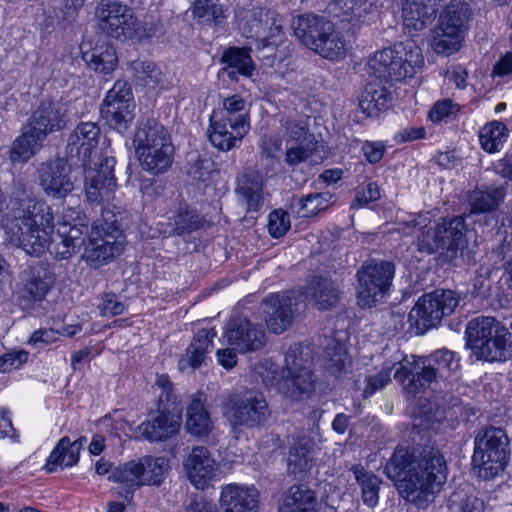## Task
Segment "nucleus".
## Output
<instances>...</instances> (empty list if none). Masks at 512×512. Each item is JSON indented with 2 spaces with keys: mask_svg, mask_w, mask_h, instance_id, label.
I'll use <instances>...</instances> for the list:
<instances>
[{
  "mask_svg": "<svg viewBox=\"0 0 512 512\" xmlns=\"http://www.w3.org/2000/svg\"><path fill=\"white\" fill-rule=\"evenodd\" d=\"M473 11L468 3L452 0L445 5L438 16L441 32H466L470 29Z\"/></svg>",
  "mask_w": 512,
  "mask_h": 512,
  "instance_id": "32",
  "label": "nucleus"
},
{
  "mask_svg": "<svg viewBox=\"0 0 512 512\" xmlns=\"http://www.w3.org/2000/svg\"><path fill=\"white\" fill-rule=\"evenodd\" d=\"M437 226L441 237L442 251L451 261L456 257L458 251L464 249L467 244L465 220L462 216L446 218Z\"/></svg>",
  "mask_w": 512,
  "mask_h": 512,
  "instance_id": "31",
  "label": "nucleus"
},
{
  "mask_svg": "<svg viewBox=\"0 0 512 512\" xmlns=\"http://www.w3.org/2000/svg\"><path fill=\"white\" fill-rule=\"evenodd\" d=\"M46 250H49L51 254H54L57 259H68L70 258L78 248L74 243L68 241L66 237H61L57 230L55 239H51L48 242Z\"/></svg>",
  "mask_w": 512,
  "mask_h": 512,
  "instance_id": "59",
  "label": "nucleus"
},
{
  "mask_svg": "<svg viewBox=\"0 0 512 512\" xmlns=\"http://www.w3.org/2000/svg\"><path fill=\"white\" fill-rule=\"evenodd\" d=\"M29 124L44 138L63 129L67 124L66 104L61 100H43L28 119Z\"/></svg>",
  "mask_w": 512,
  "mask_h": 512,
  "instance_id": "23",
  "label": "nucleus"
},
{
  "mask_svg": "<svg viewBox=\"0 0 512 512\" xmlns=\"http://www.w3.org/2000/svg\"><path fill=\"white\" fill-rule=\"evenodd\" d=\"M351 471L361 487L362 499L368 507H375L379 502L381 480L372 472H368L361 465H353Z\"/></svg>",
  "mask_w": 512,
  "mask_h": 512,
  "instance_id": "43",
  "label": "nucleus"
},
{
  "mask_svg": "<svg viewBox=\"0 0 512 512\" xmlns=\"http://www.w3.org/2000/svg\"><path fill=\"white\" fill-rule=\"evenodd\" d=\"M424 65L422 50L413 41L396 43L378 51L369 60L370 72L378 80L398 82L412 78Z\"/></svg>",
  "mask_w": 512,
  "mask_h": 512,
  "instance_id": "7",
  "label": "nucleus"
},
{
  "mask_svg": "<svg viewBox=\"0 0 512 512\" xmlns=\"http://www.w3.org/2000/svg\"><path fill=\"white\" fill-rule=\"evenodd\" d=\"M187 430L196 436H205L211 429V419L202 401L194 398L187 408Z\"/></svg>",
  "mask_w": 512,
  "mask_h": 512,
  "instance_id": "47",
  "label": "nucleus"
},
{
  "mask_svg": "<svg viewBox=\"0 0 512 512\" xmlns=\"http://www.w3.org/2000/svg\"><path fill=\"white\" fill-rule=\"evenodd\" d=\"M465 339L478 360L502 362L512 358V333L495 317L472 318L467 323Z\"/></svg>",
  "mask_w": 512,
  "mask_h": 512,
  "instance_id": "6",
  "label": "nucleus"
},
{
  "mask_svg": "<svg viewBox=\"0 0 512 512\" xmlns=\"http://www.w3.org/2000/svg\"><path fill=\"white\" fill-rule=\"evenodd\" d=\"M268 231L273 238H280L290 229L289 214L282 210L276 209L269 214Z\"/></svg>",
  "mask_w": 512,
  "mask_h": 512,
  "instance_id": "58",
  "label": "nucleus"
},
{
  "mask_svg": "<svg viewBox=\"0 0 512 512\" xmlns=\"http://www.w3.org/2000/svg\"><path fill=\"white\" fill-rule=\"evenodd\" d=\"M13 216L11 242L28 255L41 256L54 226L51 207L44 200H22Z\"/></svg>",
  "mask_w": 512,
  "mask_h": 512,
  "instance_id": "3",
  "label": "nucleus"
},
{
  "mask_svg": "<svg viewBox=\"0 0 512 512\" xmlns=\"http://www.w3.org/2000/svg\"><path fill=\"white\" fill-rule=\"evenodd\" d=\"M293 32H333V22L324 16L304 14L296 17L292 22Z\"/></svg>",
  "mask_w": 512,
  "mask_h": 512,
  "instance_id": "50",
  "label": "nucleus"
},
{
  "mask_svg": "<svg viewBox=\"0 0 512 512\" xmlns=\"http://www.w3.org/2000/svg\"><path fill=\"white\" fill-rule=\"evenodd\" d=\"M54 283V273L46 262H38L21 273L14 297L23 311H31L42 302Z\"/></svg>",
  "mask_w": 512,
  "mask_h": 512,
  "instance_id": "14",
  "label": "nucleus"
},
{
  "mask_svg": "<svg viewBox=\"0 0 512 512\" xmlns=\"http://www.w3.org/2000/svg\"><path fill=\"white\" fill-rule=\"evenodd\" d=\"M262 177L257 173H245L239 178L236 193L248 211H257L263 204Z\"/></svg>",
  "mask_w": 512,
  "mask_h": 512,
  "instance_id": "39",
  "label": "nucleus"
},
{
  "mask_svg": "<svg viewBox=\"0 0 512 512\" xmlns=\"http://www.w3.org/2000/svg\"><path fill=\"white\" fill-rule=\"evenodd\" d=\"M281 128L286 144L307 143L310 139H315L313 134L309 133L308 124L303 120L287 117L281 120Z\"/></svg>",
  "mask_w": 512,
  "mask_h": 512,
  "instance_id": "51",
  "label": "nucleus"
},
{
  "mask_svg": "<svg viewBox=\"0 0 512 512\" xmlns=\"http://www.w3.org/2000/svg\"><path fill=\"white\" fill-rule=\"evenodd\" d=\"M220 503L225 512H257L258 491L253 486L228 484L222 488Z\"/></svg>",
  "mask_w": 512,
  "mask_h": 512,
  "instance_id": "29",
  "label": "nucleus"
},
{
  "mask_svg": "<svg viewBox=\"0 0 512 512\" xmlns=\"http://www.w3.org/2000/svg\"><path fill=\"white\" fill-rule=\"evenodd\" d=\"M296 299L291 291L270 294L261 303L264 320L270 332L281 334L295 316Z\"/></svg>",
  "mask_w": 512,
  "mask_h": 512,
  "instance_id": "18",
  "label": "nucleus"
},
{
  "mask_svg": "<svg viewBox=\"0 0 512 512\" xmlns=\"http://www.w3.org/2000/svg\"><path fill=\"white\" fill-rule=\"evenodd\" d=\"M170 235L183 236L203 226V219L197 210L186 202H179L167 218Z\"/></svg>",
  "mask_w": 512,
  "mask_h": 512,
  "instance_id": "35",
  "label": "nucleus"
},
{
  "mask_svg": "<svg viewBox=\"0 0 512 512\" xmlns=\"http://www.w3.org/2000/svg\"><path fill=\"white\" fill-rule=\"evenodd\" d=\"M314 444L308 438H300L295 441L288 453L287 470L289 474L303 477L313 466Z\"/></svg>",
  "mask_w": 512,
  "mask_h": 512,
  "instance_id": "37",
  "label": "nucleus"
},
{
  "mask_svg": "<svg viewBox=\"0 0 512 512\" xmlns=\"http://www.w3.org/2000/svg\"><path fill=\"white\" fill-rule=\"evenodd\" d=\"M220 62L225 64L222 71L236 69L238 73L247 78L253 75L255 66L250 56V49L229 47L221 55Z\"/></svg>",
  "mask_w": 512,
  "mask_h": 512,
  "instance_id": "42",
  "label": "nucleus"
},
{
  "mask_svg": "<svg viewBox=\"0 0 512 512\" xmlns=\"http://www.w3.org/2000/svg\"><path fill=\"white\" fill-rule=\"evenodd\" d=\"M415 245L417 251L425 255H432L442 250L438 226L422 229L416 238Z\"/></svg>",
  "mask_w": 512,
  "mask_h": 512,
  "instance_id": "53",
  "label": "nucleus"
},
{
  "mask_svg": "<svg viewBox=\"0 0 512 512\" xmlns=\"http://www.w3.org/2000/svg\"><path fill=\"white\" fill-rule=\"evenodd\" d=\"M317 143L315 139H310L307 143H296L294 146H291L286 150L285 163L290 167H294L306 161L313 155Z\"/></svg>",
  "mask_w": 512,
  "mask_h": 512,
  "instance_id": "56",
  "label": "nucleus"
},
{
  "mask_svg": "<svg viewBox=\"0 0 512 512\" xmlns=\"http://www.w3.org/2000/svg\"><path fill=\"white\" fill-rule=\"evenodd\" d=\"M314 492L303 485H293L285 497L279 512H316Z\"/></svg>",
  "mask_w": 512,
  "mask_h": 512,
  "instance_id": "41",
  "label": "nucleus"
},
{
  "mask_svg": "<svg viewBox=\"0 0 512 512\" xmlns=\"http://www.w3.org/2000/svg\"><path fill=\"white\" fill-rule=\"evenodd\" d=\"M403 25L409 32H419L435 18L437 8L446 0H400Z\"/></svg>",
  "mask_w": 512,
  "mask_h": 512,
  "instance_id": "26",
  "label": "nucleus"
},
{
  "mask_svg": "<svg viewBox=\"0 0 512 512\" xmlns=\"http://www.w3.org/2000/svg\"><path fill=\"white\" fill-rule=\"evenodd\" d=\"M217 122L218 119L214 114H211L208 136L212 145L221 151H229L238 146L245 135L249 132L239 131L236 129V127H234L235 125L233 122L230 123L231 125H224L223 129L218 128Z\"/></svg>",
  "mask_w": 512,
  "mask_h": 512,
  "instance_id": "40",
  "label": "nucleus"
},
{
  "mask_svg": "<svg viewBox=\"0 0 512 512\" xmlns=\"http://www.w3.org/2000/svg\"><path fill=\"white\" fill-rule=\"evenodd\" d=\"M215 336L216 331L214 328L198 330L190 345L187 347L185 355L179 361L180 368H199L204 362L206 355L210 352Z\"/></svg>",
  "mask_w": 512,
  "mask_h": 512,
  "instance_id": "36",
  "label": "nucleus"
},
{
  "mask_svg": "<svg viewBox=\"0 0 512 512\" xmlns=\"http://www.w3.org/2000/svg\"><path fill=\"white\" fill-rule=\"evenodd\" d=\"M413 441L411 446L396 447L384 472L405 500L421 507L446 482L447 463L429 436H421L419 442L414 437Z\"/></svg>",
  "mask_w": 512,
  "mask_h": 512,
  "instance_id": "1",
  "label": "nucleus"
},
{
  "mask_svg": "<svg viewBox=\"0 0 512 512\" xmlns=\"http://www.w3.org/2000/svg\"><path fill=\"white\" fill-rule=\"evenodd\" d=\"M181 417L177 413L157 411L148 415L138 426L143 438L149 441H162L178 431Z\"/></svg>",
  "mask_w": 512,
  "mask_h": 512,
  "instance_id": "28",
  "label": "nucleus"
},
{
  "mask_svg": "<svg viewBox=\"0 0 512 512\" xmlns=\"http://www.w3.org/2000/svg\"><path fill=\"white\" fill-rule=\"evenodd\" d=\"M398 363L393 366H383V368L375 375L365 379L366 386L363 390V397L369 398L377 391L382 390L391 381V372L396 370Z\"/></svg>",
  "mask_w": 512,
  "mask_h": 512,
  "instance_id": "57",
  "label": "nucleus"
},
{
  "mask_svg": "<svg viewBox=\"0 0 512 512\" xmlns=\"http://www.w3.org/2000/svg\"><path fill=\"white\" fill-rule=\"evenodd\" d=\"M331 198L329 192L308 194L299 199L298 213L303 217L314 216L329 206Z\"/></svg>",
  "mask_w": 512,
  "mask_h": 512,
  "instance_id": "52",
  "label": "nucleus"
},
{
  "mask_svg": "<svg viewBox=\"0 0 512 512\" xmlns=\"http://www.w3.org/2000/svg\"><path fill=\"white\" fill-rule=\"evenodd\" d=\"M192 14L200 23L209 27L220 26L226 18L218 0H195Z\"/></svg>",
  "mask_w": 512,
  "mask_h": 512,
  "instance_id": "48",
  "label": "nucleus"
},
{
  "mask_svg": "<svg viewBox=\"0 0 512 512\" xmlns=\"http://www.w3.org/2000/svg\"><path fill=\"white\" fill-rule=\"evenodd\" d=\"M448 512H483L484 502L463 489L454 491L447 500Z\"/></svg>",
  "mask_w": 512,
  "mask_h": 512,
  "instance_id": "49",
  "label": "nucleus"
},
{
  "mask_svg": "<svg viewBox=\"0 0 512 512\" xmlns=\"http://www.w3.org/2000/svg\"><path fill=\"white\" fill-rule=\"evenodd\" d=\"M70 165L63 158L47 160L39 164L37 182L44 193L52 198H65L74 189Z\"/></svg>",
  "mask_w": 512,
  "mask_h": 512,
  "instance_id": "16",
  "label": "nucleus"
},
{
  "mask_svg": "<svg viewBox=\"0 0 512 512\" xmlns=\"http://www.w3.org/2000/svg\"><path fill=\"white\" fill-rule=\"evenodd\" d=\"M223 338L239 353L257 351L265 344L264 330L243 316H236L229 320Z\"/></svg>",
  "mask_w": 512,
  "mask_h": 512,
  "instance_id": "17",
  "label": "nucleus"
},
{
  "mask_svg": "<svg viewBox=\"0 0 512 512\" xmlns=\"http://www.w3.org/2000/svg\"><path fill=\"white\" fill-rule=\"evenodd\" d=\"M505 196L502 188L490 187L485 190L477 189L469 195L471 213H486L494 210Z\"/></svg>",
  "mask_w": 512,
  "mask_h": 512,
  "instance_id": "46",
  "label": "nucleus"
},
{
  "mask_svg": "<svg viewBox=\"0 0 512 512\" xmlns=\"http://www.w3.org/2000/svg\"><path fill=\"white\" fill-rule=\"evenodd\" d=\"M78 223H71L64 218V221L59 224L58 231L61 237H66L68 241L75 244L79 249L85 244L84 234H89L88 225L80 219V214L77 213Z\"/></svg>",
  "mask_w": 512,
  "mask_h": 512,
  "instance_id": "54",
  "label": "nucleus"
},
{
  "mask_svg": "<svg viewBox=\"0 0 512 512\" xmlns=\"http://www.w3.org/2000/svg\"><path fill=\"white\" fill-rule=\"evenodd\" d=\"M100 127L94 122H81L69 135L66 146V155L73 164L86 166L92 151L96 149L100 137Z\"/></svg>",
  "mask_w": 512,
  "mask_h": 512,
  "instance_id": "22",
  "label": "nucleus"
},
{
  "mask_svg": "<svg viewBox=\"0 0 512 512\" xmlns=\"http://www.w3.org/2000/svg\"><path fill=\"white\" fill-rule=\"evenodd\" d=\"M61 333L52 328L39 329L32 333L28 340V344L36 348H43L46 345L56 342Z\"/></svg>",
  "mask_w": 512,
  "mask_h": 512,
  "instance_id": "63",
  "label": "nucleus"
},
{
  "mask_svg": "<svg viewBox=\"0 0 512 512\" xmlns=\"http://www.w3.org/2000/svg\"><path fill=\"white\" fill-rule=\"evenodd\" d=\"M115 164L114 157L101 155L95 167L85 169V194L90 203H100L115 189Z\"/></svg>",
  "mask_w": 512,
  "mask_h": 512,
  "instance_id": "19",
  "label": "nucleus"
},
{
  "mask_svg": "<svg viewBox=\"0 0 512 512\" xmlns=\"http://www.w3.org/2000/svg\"><path fill=\"white\" fill-rule=\"evenodd\" d=\"M463 40V34H436L430 45L435 53L449 56L461 48Z\"/></svg>",
  "mask_w": 512,
  "mask_h": 512,
  "instance_id": "55",
  "label": "nucleus"
},
{
  "mask_svg": "<svg viewBox=\"0 0 512 512\" xmlns=\"http://www.w3.org/2000/svg\"><path fill=\"white\" fill-rule=\"evenodd\" d=\"M472 466L480 478L490 480L504 471L509 462V439L502 428L488 427L474 441Z\"/></svg>",
  "mask_w": 512,
  "mask_h": 512,
  "instance_id": "9",
  "label": "nucleus"
},
{
  "mask_svg": "<svg viewBox=\"0 0 512 512\" xmlns=\"http://www.w3.org/2000/svg\"><path fill=\"white\" fill-rule=\"evenodd\" d=\"M222 407L233 428L261 429L271 416L264 395L254 391L230 393L223 399Z\"/></svg>",
  "mask_w": 512,
  "mask_h": 512,
  "instance_id": "11",
  "label": "nucleus"
},
{
  "mask_svg": "<svg viewBox=\"0 0 512 512\" xmlns=\"http://www.w3.org/2000/svg\"><path fill=\"white\" fill-rule=\"evenodd\" d=\"M459 299L452 290H435L423 295L408 314V322L417 334L437 326L444 316L458 306Z\"/></svg>",
  "mask_w": 512,
  "mask_h": 512,
  "instance_id": "12",
  "label": "nucleus"
},
{
  "mask_svg": "<svg viewBox=\"0 0 512 512\" xmlns=\"http://www.w3.org/2000/svg\"><path fill=\"white\" fill-rule=\"evenodd\" d=\"M98 308L102 316H117L125 311V305L114 293L104 294Z\"/></svg>",
  "mask_w": 512,
  "mask_h": 512,
  "instance_id": "62",
  "label": "nucleus"
},
{
  "mask_svg": "<svg viewBox=\"0 0 512 512\" xmlns=\"http://www.w3.org/2000/svg\"><path fill=\"white\" fill-rule=\"evenodd\" d=\"M315 383L309 353H304L299 343L291 345L285 353L282 378L276 383L279 392L292 400H302L312 395Z\"/></svg>",
  "mask_w": 512,
  "mask_h": 512,
  "instance_id": "10",
  "label": "nucleus"
},
{
  "mask_svg": "<svg viewBox=\"0 0 512 512\" xmlns=\"http://www.w3.org/2000/svg\"><path fill=\"white\" fill-rule=\"evenodd\" d=\"M250 109L244 97L239 94H233L223 97L221 105L214 109L212 114L218 119V128H224V125L233 122L234 127L239 131L250 130Z\"/></svg>",
  "mask_w": 512,
  "mask_h": 512,
  "instance_id": "25",
  "label": "nucleus"
},
{
  "mask_svg": "<svg viewBox=\"0 0 512 512\" xmlns=\"http://www.w3.org/2000/svg\"><path fill=\"white\" fill-rule=\"evenodd\" d=\"M460 370L459 355L441 348L427 357L404 356L399 362L394 378L411 394L425 390L433 383L446 381Z\"/></svg>",
  "mask_w": 512,
  "mask_h": 512,
  "instance_id": "2",
  "label": "nucleus"
},
{
  "mask_svg": "<svg viewBox=\"0 0 512 512\" xmlns=\"http://www.w3.org/2000/svg\"><path fill=\"white\" fill-rule=\"evenodd\" d=\"M125 245V235L117 225L115 215L106 211L94 221L85 244L83 258L93 268L111 262L119 256Z\"/></svg>",
  "mask_w": 512,
  "mask_h": 512,
  "instance_id": "8",
  "label": "nucleus"
},
{
  "mask_svg": "<svg viewBox=\"0 0 512 512\" xmlns=\"http://www.w3.org/2000/svg\"><path fill=\"white\" fill-rule=\"evenodd\" d=\"M509 136V130L501 121H491L479 131V141L482 149L488 153H495L502 149Z\"/></svg>",
  "mask_w": 512,
  "mask_h": 512,
  "instance_id": "44",
  "label": "nucleus"
},
{
  "mask_svg": "<svg viewBox=\"0 0 512 512\" xmlns=\"http://www.w3.org/2000/svg\"><path fill=\"white\" fill-rule=\"evenodd\" d=\"M300 43L329 60L344 58L347 43L341 34H294Z\"/></svg>",
  "mask_w": 512,
  "mask_h": 512,
  "instance_id": "30",
  "label": "nucleus"
},
{
  "mask_svg": "<svg viewBox=\"0 0 512 512\" xmlns=\"http://www.w3.org/2000/svg\"><path fill=\"white\" fill-rule=\"evenodd\" d=\"M460 111V106L450 99L436 102L429 111V118L433 122H440L446 118H455Z\"/></svg>",
  "mask_w": 512,
  "mask_h": 512,
  "instance_id": "60",
  "label": "nucleus"
},
{
  "mask_svg": "<svg viewBox=\"0 0 512 512\" xmlns=\"http://www.w3.org/2000/svg\"><path fill=\"white\" fill-rule=\"evenodd\" d=\"M86 443L85 437H79L71 442L70 438L62 437L50 453L44 469L48 473L56 471L59 467H72L79 461V452Z\"/></svg>",
  "mask_w": 512,
  "mask_h": 512,
  "instance_id": "34",
  "label": "nucleus"
},
{
  "mask_svg": "<svg viewBox=\"0 0 512 512\" xmlns=\"http://www.w3.org/2000/svg\"><path fill=\"white\" fill-rule=\"evenodd\" d=\"M135 106L130 84L117 80L106 93L100 113L110 127L123 133L129 129L134 119Z\"/></svg>",
  "mask_w": 512,
  "mask_h": 512,
  "instance_id": "15",
  "label": "nucleus"
},
{
  "mask_svg": "<svg viewBox=\"0 0 512 512\" xmlns=\"http://www.w3.org/2000/svg\"><path fill=\"white\" fill-rule=\"evenodd\" d=\"M97 27L101 32H137L132 8L118 0H101L95 9Z\"/></svg>",
  "mask_w": 512,
  "mask_h": 512,
  "instance_id": "20",
  "label": "nucleus"
},
{
  "mask_svg": "<svg viewBox=\"0 0 512 512\" xmlns=\"http://www.w3.org/2000/svg\"><path fill=\"white\" fill-rule=\"evenodd\" d=\"M212 162L209 159L197 158L187 171L188 175L198 182H205L212 172Z\"/></svg>",
  "mask_w": 512,
  "mask_h": 512,
  "instance_id": "64",
  "label": "nucleus"
},
{
  "mask_svg": "<svg viewBox=\"0 0 512 512\" xmlns=\"http://www.w3.org/2000/svg\"><path fill=\"white\" fill-rule=\"evenodd\" d=\"M392 95L382 80L375 78L366 86L359 98V107L368 117H377L381 111L387 110Z\"/></svg>",
  "mask_w": 512,
  "mask_h": 512,
  "instance_id": "33",
  "label": "nucleus"
},
{
  "mask_svg": "<svg viewBox=\"0 0 512 512\" xmlns=\"http://www.w3.org/2000/svg\"><path fill=\"white\" fill-rule=\"evenodd\" d=\"M29 353L25 350H13L0 356V372L9 373L20 369L27 362Z\"/></svg>",
  "mask_w": 512,
  "mask_h": 512,
  "instance_id": "61",
  "label": "nucleus"
},
{
  "mask_svg": "<svg viewBox=\"0 0 512 512\" xmlns=\"http://www.w3.org/2000/svg\"><path fill=\"white\" fill-rule=\"evenodd\" d=\"M184 467L190 482L197 489H204L214 479L218 464L207 447H194L184 461Z\"/></svg>",
  "mask_w": 512,
  "mask_h": 512,
  "instance_id": "24",
  "label": "nucleus"
},
{
  "mask_svg": "<svg viewBox=\"0 0 512 512\" xmlns=\"http://www.w3.org/2000/svg\"><path fill=\"white\" fill-rule=\"evenodd\" d=\"M46 138L33 129L29 124L22 128V133L12 144L9 158L12 162L29 160L41 147Z\"/></svg>",
  "mask_w": 512,
  "mask_h": 512,
  "instance_id": "38",
  "label": "nucleus"
},
{
  "mask_svg": "<svg viewBox=\"0 0 512 512\" xmlns=\"http://www.w3.org/2000/svg\"><path fill=\"white\" fill-rule=\"evenodd\" d=\"M301 294L319 310L334 308L340 298L338 285L333 280L321 276L307 279Z\"/></svg>",
  "mask_w": 512,
  "mask_h": 512,
  "instance_id": "27",
  "label": "nucleus"
},
{
  "mask_svg": "<svg viewBox=\"0 0 512 512\" xmlns=\"http://www.w3.org/2000/svg\"><path fill=\"white\" fill-rule=\"evenodd\" d=\"M169 461L165 457L151 455L127 461L112 467L104 458L95 465L98 475L108 474V480L121 485L120 496L130 500L136 490L143 486H160L169 470Z\"/></svg>",
  "mask_w": 512,
  "mask_h": 512,
  "instance_id": "4",
  "label": "nucleus"
},
{
  "mask_svg": "<svg viewBox=\"0 0 512 512\" xmlns=\"http://www.w3.org/2000/svg\"><path fill=\"white\" fill-rule=\"evenodd\" d=\"M109 34H86L80 44L83 59L97 72L110 74L117 66L115 48L103 36Z\"/></svg>",
  "mask_w": 512,
  "mask_h": 512,
  "instance_id": "21",
  "label": "nucleus"
},
{
  "mask_svg": "<svg viewBox=\"0 0 512 512\" xmlns=\"http://www.w3.org/2000/svg\"><path fill=\"white\" fill-rule=\"evenodd\" d=\"M394 264L389 261H375L363 265L357 272L358 304L370 308L387 294L394 276Z\"/></svg>",
  "mask_w": 512,
  "mask_h": 512,
  "instance_id": "13",
  "label": "nucleus"
},
{
  "mask_svg": "<svg viewBox=\"0 0 512 512\" xmlns=\"http://www.w3.org/2000/svg\"><path fill=\"white\" fill-rule=\"evenodd\" d=\"M133 145L143 170L159 175L171 167L175 147L169 130L155 118L137 122Z\"/></svg>",
  "mask_w": 512,
  "mask_h": 512,
  "instance_id": "5",
  "label": "nucleus"
},
{
  "mask_svg": "<svg viewBox=\"0 0 512 512\" xmlns=\"http://www.w3.org/2000/svg\"><path fill=\"white\" fill-rule=\"evenodd\" d=\"M128 70L138 85L155 88L163 81V73L153 61L140 59L130 61Z\"/></svg>",
  "mask_w": 512,
  "mask_h": 512,
  "instance_id": "45",
  "label": "nucleus"
}]
</instances>
